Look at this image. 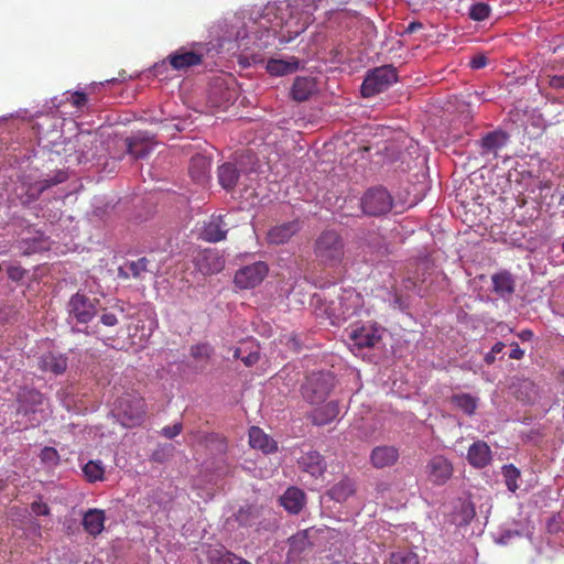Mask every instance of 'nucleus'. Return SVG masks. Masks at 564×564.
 <instances>
[{"instance_id": "f257e3e1", "label": "nucleus", "mask_w": 564, "mask_h": 564, "mask_svg": "<svg viewBox=\"0 0 564 564\" xmlns=\"http://www.w3.org/2000/svg\"><path fill=\"white\" fill-rule=\"evenodd\" d=\"M316 261L326 268L338 267L345 257V243L341 236L335 230H324L314 242Z\"/></svg>"}, {"instance_id": "f03ea898", "label": "nucleus", "mask_w": 564, "mask_h": 564, "mask_svg": "<svg viewBox=\"0 0 564 564\" xmlns=\"http://www.w3.org/2000/svg\"><path fill=\"white\" fill-rule=\"evenodd\" d=\"M66 178V173L62 171L48 180H39L33 173L24 172L18 177L14 195L25 206L35 202L44 191L63 183Z\"/></svg>"}, {"instance_id": "7ed1b4c3", "label": "nucleus", "mask_w": 564, "mask_h": 564, "mask_svg": "<svg viewBox=\"0 0 564 564\" xmlns=\"http://www.w3.org/2000/svg\"><path fill=\"white\" fill-rule=\"evenodd\" d=\"M113 411L122 425L138 426L147 414L145 400L139 394L127 393L117 399Z\"/></svg>"}, {"instance_id": "20e7f679", "label": "nucleus", "mask_w": 564, "mask_h": 564, "mask_svg": "<svg viewBox=\"0 0 564 564\" xmlns=\"http://www.w3.org/2000/svg\"><path fill=\"white\" fill-rule=\"evenodd\" d=\"M335 386V377L328 371L308 375L302 384L301 392L308 403L321 404L326 401Z\"/></svg>"}, {"instance_id": "39448f33", "label": "nucleus", "mask_w": 564, "mask_h": 564, "mask_svg": "<svg viewBox=\"0 0 564 564\" xmlns=\"http://www.w3.org/2000/svg\"><path fill=\"white\" fill-rule=\"evenodd\" d=\"M397 79L398 74L393 66L377 67L365 77L361 85V95L366 98L373 97L387 90Z\"/></svg>"}, {"instance_id": "423d86ee", "label": "nucleus", "mask_w": 564, "mask_h": 564, "mask_svg": "<svg viewBox=\"0 0 564 564\" xmlns=\"http://www.w3.org/2000/svg\"><path fill=\"white\" fill-rule=\"evenodd\" d=\"M360 206L365 215L379 217L392 209L393 198L386 188L372 187L362 195Z\"/></svg>"}, {"instance_id": "0eeeda50", "label": "nucleus", "mask_w": 564, "mask_h": 564, "mask_svg": "<svg viewBox=\"0 0 564 564\" xmlns=\"http://www.w3.org/2000/svg\"><path fill=\"white\" fill-rule=\"evenodd\" d=\"M99 300L84 292L73 294L67 303L68 318L78 324L89 323L97 314Z\"/></svg>"}, {"instance_id": "6e6552de", "label": "nucleus", "mask_w": 564, "mask_h": 564, "mask_svg": "<svg viewBox=\"0 0 564 564\" xmlns=\"http://www.w3.org/2000/svg\"><path fill=\"white\" fill-rule=\"evenodd\" d=\"M346 334L351 345L358 349L375 347L381 339L380 328L375 323L351 325Z\"/></svg>"}, {"instance_id": "1a4fd4ad", "label": "nucleus", "mask_w": 564, "mask_h": 564, "mask_svg": "<svg viewBox=\"0 0 564 564\" xmlns=\"http://www.w3.org/2000/svg\"><path fill=\"white\" fill-rule=\"evenodd\" d=\"M268 272L267 263L258 261L239 269L235 274L234 282L239 289H253L263 281Z\"/></svg>"}, {"instance_id": "9d476101", "label": "nucleus", "mask_w": 564, "mask_h": 564, "mask_svg": "<svg viewBox=\"0 0 564 564\" xmlns=\"http://www.w3.org/2000/svg\"><path fill=\"white\" fill-rule=\"evenodd\" d=\"M195 267L204 275L217 274L225 268V258L217 249H204L194 260Z\"/></svg>"}, {"instance_id": "9b49d317", "label": "nucleus", "mask_w": 564, "mask_h": 564, "mask_svg": "<svg viewBox=\"0 0 564 564\" xmlns=\"http://www.w3.org/2000/svg\"><path fill=\"white\" fill-rule=\"evenodd\" d=\"M452 463L442 455L432 457L426 465L427 478L434 485L441 486L453 476Z\"/></svg>"}, {"instance_id": "f8f14e48", "label": "nucleus", "mask_w": 564, "mask_h": 564, "mask_svg": "<svg viewBox=\"0 0 564 564\" xmlns=\"http://www.w3.org/2000/svg\"><path fill=\"white\" fill-rule=\"evenodd\" d=\"M301 221L299 219L285 221L272 226L267 232V241L270 245H284L291 240L301 230Z\"/></svg>"}, {"instance_id": "ddd939ff", "label": "nucleus", "mask_w": 564, "mask_h": 564, "mask_svg": "<svg viewBox=\"0 0 564 564\" xmlns=\"http://www.w3.org/2000/svg\"><path fill=\"white\" fill-rule=\"evenodd\" d=\"M297 464L303 473L308 474L314 479L322 478L327 468L325 458L317 451L303 453Z\"/></svg>"}, {"instance_id": "4468645a", "label": "nucleus", "mask_w": 564, "mask_h": 564, "mask_svg": "<svg viewBox=\"0 0 564 564\" xmlns=\"http://www.w3.org/2000/svg\"><path fill=\"white\" fill-rule=\"evenodd\" d=\"M228 226L221 215H212L200 229L199 238L207 242H218L226 238Z\"/></svg>"}, {"instance_id": "2eb2a0df", "label": "nucleus", "mask_w": 564, "mask_h": 564, "mask_svg": "<svg viewBox=\"0 0 564 564\" xmlns=\"http://www.w3.org/2000/svg\"><path fill=\"white\" fill-rule=\"evenodd\" d=\"M400 457L399 448L392 445L376 446L370 453V463L377 469L392 467Z\"/></svg>"}, {"instance_id": "dca6fc26", "label": "nucleus", "mask_w": 564, "mask_h": 564, "mask_svg": "<svg viewBox=\"0 0 564 564\" xmlns=\"http://www.w3.org/2000/svg\"><path fill=\"white\" fill-rule=\"evenodd\" d=\"M203 58V54L187 51L184 47L178 48L166 57L167 62L175 70H187L189 67L200 65Z\"/></svg>"}, {"instance_id": "f3484780", "label": "nucleus", "mask_w": 564, "mask_h": 564, "mask_svg": "<svg viewBox=\"0 0 564 564\" xmlns=\"http://www.w3.org/2000/svg\"><path fill=\"white\" fill-rule=\"evenodd\" d=\"M466 458L470 466L482 469L492 460L490 446L485 441H476L469 446Z\"/></svg>"}, {"instance_id": "a211bd4d", "label": "nucleus", "mask_w": 564, "mask_h": 564, "mask_svg": "<svg viewBox=\"0 0 564 564\" xmlns=\"http://www.w3.org/2000/svg\"><path fill=\"white\" fill-rule=\"evenodd\" d=\"M68 365V358L63 354L45 352L39 357L37 367L41 371L63 375Z\"/></svg>"}, {"instance_id": "6ab92c4d", "label": "nucleus", "mask_w": 564, "mask_h": 564, "mask_svg": "<svg viewBox=\"0 0 564 564\" xmlns=\"http://www.w3.org/2000/svg\"><path fill=\"white\" fill-rule=\"evenodd\" d=\"M317 93V83L310 76H297L291 88V97L299 102L308 100Z\"/></svg>"}, {"instance_id": "aec40b11", "label": "nucleus", "mask_w": 564, "mask_h": 564, "mask_svg": "<svg viewBox=\"0 0 564 564\" xmlns=\"http://www.w3.org/2000/svg\"><path fill=\"white\" fill-rule=\"evenodd\" d=\"M509 135L502 130H495L485 134L480 140L481 154H494L498 156V152L507 145Z\"/></svg>"}, {"instance_id": "412c9836", "label": "nucleus", "mask_w": 564, "mask_h": 564, "mask_svg": "<svg viewBox=\"0 0 564 564\" xmlns=\"http://www.w3.org/2000/svg\"><path fill=\"white\" fill-rule=\"evenodd\" d=\"M289 552L288 558L296 560L303 553L310 551L313 546V543L310 541V530H302L292 535L289 539Z\"/></svg>"}, {"instance_id": "4be33fe9", "label": "nucleus", "mask_w": 564, "mask_h": 564, "mask_svg": "<svg viewBox=\"0 0 564 564\" xmlns=\"http://www.w3.org/2000/svg\"><path fill=\"white\" fill-rule=\"evenodd\" d=\"M212 161L209 158L196 154L189 162V175L196 183H205L209 177Z\"/></svg>"}, {"instance_id": "5701e85b", "label": "nucleus", "mask_w": 564, "mask_h": 564, "mask_svg": "<svg viewBox=\"0 0 564 564\" xmlns=\"http://www.w3.org/2000/svg\"><path fill=\"white\" fill-rule=\"evenodd\" d=\"M249 443L251 447L264 454H271L278 449L276 442L257 426H252L249 431Z\"/></svg>"}, {"instance_id": "b1692460", "label": "nucleus", "mask_w": 564, "mask_h": 564, "mask_svg": "<svg viewBox=\"0 0 564 564\" xmlns=\"http://www.w3.org/2000/svg\"><path fill=\"white\" fill-rule=\"evenodd\" d=\"M280 501L286 511L297 514L305 505V494L296 487H291L281 496Z\"/></svg>"}, {"instance_id": "393cba45", "label": "nucleus", "mask_w": 564, "mask_h": 564, "mask_svg": "<svg viewBox=\"0 0 564 564\" xmlns=\"http://www.w3.org/2000/svg\"><path fill=\"white\" fill-rule=\"evenodd\" d=\"M492 290L499 296H509L514 292L516 282L512 274L508 271H500L491 276Z\"/></svg>"}, {"instance_id": "a878e982", "label": "nucleus", "mask_w": 564, "mask_h": 564, "mask_svg": "<svg viewBox=\"0 0 564 564\" xmlns=\"http://www.w3.org/2000/svg\"><path fill=\"white\" fill-rule=\"evenodd\" d=\"M105 512L99 509H89L83 518L84 530L90 535H98L105 528Z\"/></svg>"}, {"instance_id": "bb28decb", "label": "nucleus", "mask_w": 564, "mask_h": 564, "mask_svg": "<svg viewBox=\"0 0 564 564\" xmlns=\"http://www.w3.org/2000/svg\"><path fill=\"white\" fill-rule=\"evenodd\" d=\"M18 401L24 408L25 412H36L44 403L45 397L43 393L33 388H23L18 393Z\"/></svg>"}, {"instance_id": "cd10ccee", "label": "nucleus", "mask_w": 564, "mask_h": 564, "mask_svg": "<svg viewBox=\"0 0 564 564\" xmlns=\"http://www.w3.org/2000/svg\"><path fill=\"white\" fill-rule=\"evenodd\" d=\"M300 67V61L296 57H291L288 61L271 58L267 63V70L273 76H284L296 72Z\"/></svg>"}, {"instance_id": "c85d7f7f", "label": "nucleus", "mask_w": 564, "mask_h": 564, "mask_svg": "<svg viewBox=\"0 0 564 564\" xmlns=\"http://www.w3.org/2000/svg\"><path fill=\"white\" fill-rule=\"evenodd\" d=\"M126 145L128 154H130L133 159H144L152 151V145L150 142L139 137L127 138Z\"/></svg>"}, {"instance_id": "c756f323", "label": "nucleus", "mask_w": 564, "mask_h": 564, "mask_svg": "<svg viewBox=\"0 0 564 564\" xmlns=\"http://www.w3.org/2000/svg\"><path fill=\"white\" fill-rule=\"evenodd\" d=\"M239 171L232 163H225L218 169V181L223 188L231 191L239 180Z\"/></svg>"}, {"instance_id": "7c9ffc66", "label": "nucleus", "mask_w": 564, "mask_h": 564, "mask_svg": "<svg viewBox=\"0 0 564 564\" xmlns=\"http://www.w3.org/2000/svg\"><path fill=\"white\" fill-rule=\"evenodd\" d=\"M148 263L149 260L144 257L135 261H130L124 265L119 267L118 275L123 279H140L142 273L148 271Z\"/></svg>"}, {"instance_id": "2f4dec72", "label": "nucleus", "mask_w": 564, "mask_h": 564, "mask_svg": "<svg viewBox=\"0 0 564 564\" xmlns=\"http://www.w3.org/2000/svg\"><path fill=\"white\" fill-rule=\"evenodd\" d=\"M339 413L336 402H328L323 408L316 409L312 414V420L315 425H326L334 421Z\"/></svg>"}, {"instance_id": "473e14b6", "label": "nucleus", "mask_w": 564, "mask_h": 564, "mask_svg": "<svg viewBox=\"0 0 564 564\" xmlns=\"http://www.w3.org/2000/svg\"><path fill=\"white\" fill-rule=\"evenodd\" d=\"M478 401L479 399L477 397L469 393H457L453 394L451 398V402L469 416L475 414L478 408Z\"/></svg>"}, {"instance_id": "72a5a7b5", "label": "nucleus", "mask_w": 564, "mask_h": 564, "mask_svg": "<svg viewBox=\"0 0 564 564\" xmlns=\"http://www.w3.org/2000/svg\"><path fill=\"white\" fill-rule=\"evenodd\" d=\"M354 494L355 484L352 480L348 478L341 479L339 482L334 485L328 491V496L337 502L346 501Z\"/></svg>"}, {"instance_id": "f704fd0d", "label": "nucleus", "mask_w": 564, "mask_h": 564, "mask_svg": "<svg viewBox=\"0 0 564 564\" xmlns=\"http://www.w3.org/2000/svg\"><path fill=\"white\" fill-rule=\"evenodd\" d=\"M261 516V508L254 505L241 507L235 514L236 521L242 527H251Z\"/></svg>"}, {"instance_id": "c9c22d12", "label": "nucleus", "mask_w": 564, "mask_h": 564, "mask_svg": "<svg viewBox=\"0 0 564 564\" xmlns=\"http://www.w3.org/2000/svg\"><path fill=\"white\" fill-rule=\"evenodd\" d=\"M384 564H420V561L417 554L412 550L399 549L389 554Z\"/></svg>"}, {"instance_id": "e433bc0d", "label": "nucleus", "mask_w": 564, "mask_h": 564, "mask_svg": "<svg viewBox=\"0 0 564 564\" xmlns=\"http://www.w3.org/2000/svg\"><path fill=\"white\" fill-rule=\"evenodd\" d=\"M83 473L89 482L101 481L105 475V466L100 460H89L84 465Z\"/></svg>"}, {"instance_id": "4c0bfd02", "label": "nucleus", "mask_w": 564, "mask_h": 564, "mask_svg": "<svg viewBox=\"0 0 564 564\" xmlns=\"http://www.w3.org/2000/svg\"><path fill=\"white\" fill-rule=\"evenodd\" d=\"M502 475L505 484L511 492H516L519 488L518 480L520 479V470L512 464L502 466Z\"/></svg>"}, {"instance_id": "58836bf2", "label": "nucleus", "mask_w": 564, "mask_h": 564, "mask_svg": "<svg viewBox=\"0 0 564 564\" xmlns=\"http://www.w3.org/2000/svg\"><path fill=\"white\" fill-rule=\"evenodd\" d=\"M476 516L475 505L470 500H464L460 502L459 509L457 511V517L459 518L460 525H467L471 522V520Z\"/></svg>"}, {"instance_id": "ea45409f", "label": "nucleus", "mask_w": 564, "mask_h": 564, "mask_svg": "<svg viewBox=\"0 0 564 564\" xmlns=\"http://www.w3.org/2000/svg\"><path fill=\"white\" fill-rule=\"evenodd\" d=\"M213 352L214 349L208 343H200L191 347V356L196 361H208Z\"/></svg>"}, {"instance_id": "a19ab883", "label": "nucleus", "mask_w": 564, "mask_h": 564, "mask_svg": "<svg viewBox=\"0 0 564 564\" xmlns=\"http://www.w3.org/2000/svg\"><path fill=\"white\" fill-rule=\"evenodd\" d=\"M64 96H65V100H61L59 104L57 105L58 107L62 104L69 101L74 107H76L77 109H80V108L85 107L88 101L87 95L83 91H74L72 94L66 93V94H64Z\"/></svg>"}, {"instance_id": "79ce46f5", "label": "nucleus", "mask_w": 564, "mask_h": 564, "mask_svg": "<svg viewBox=\"0 0 564 564\" xmlns=\"http://www.w3.org/2000/svg\"><path fill=\"white\" fill-rule=\"evenodd\" d=\"M490 8L484 2H478L471 6L469 17L474 21H484L489 17Z\"/></svg>"}, {"instance_id": "37998d69", "label": "nucleus", "mask_w": 564, "mask_h": 564, "mask_svg": "<svg viewBox=\"0 0 564 564\" xmlns=\"http://www.w3.org/2000/svg\"><path fill=\"white\" fill-rule=\"evenodd\" d=\"M41 462L47 465L56 466L59 463L58 452L54 447L46 446L41 451Z\"/></svg>"}, {"instance_id": "c03bdc74", "label": "nucleus", "mask_w": 564, "mask_h": 564, "mask_svg": "<svg viewBox=\"0 0 564 564\" xmlns=\"http://www.w3.org/2000/svg\"><path fill=\"white\" fill-rule=\"evenodd\" d=\"M505 348V344L502 341H497L489 352H487L484 357V360L487 365H492L496 361V355L502 352Z\"/></svg>"}, {"instance_id": "a18cd8bd", "label": "nucleus", "mask_w": 564, "mask_h": 564, "mask_svg": "<svg viewBox=\"0 0 564 564\" xmlns=\"http://www.w3.org/2000/svg\"><path fill=\"white\" fill-rule=\"evenodd\" d=\"M8 278L14 282H19L23 280L26 274V271L20 265H11L7 270Z\"/></svg>"}, {"instance_id": "49530a36", "label": "nucleus", "mask_w": 564, "mask_h": 564, "mask_svg": "<svg viewBox=\"0 0 564 564\" xmlns=\"http://www.w3.org/2000/svg\"><path fill=\"white\" fill-rule=\"evenodd\" d=\"M182 430H183L182 423H175L173 425L163 427L161 433L164 437L171 440V438H174L175 436H177L182 432Z\"/></svg>"}, {"instance_id": "de8ad7c7", "label": "nucleus", "mask_w": 564, "mask_h": 564, "mask_svg": "<svg viewBox=\"0 0 564 564\" xmlns=\"http://www.w3.org/2000/svg\"><path fill=\"white\" fill-rule=\"evenodd\" d=\"M221 564H251L249 561L237 556L232 552H226L221 557Z\"/></svg>"}, {"instance_id": "09e8293b", "label": "nucleus", "mask_w": 564, "mask_h": 564, "mask_svg": "<svg viewBox=\"0 0 564 564\" xmlns=\"http://www.w3.org/2000/svg\"><path fill=\"white\" fill-rule=\"evenodd\" d=\"M100 323L108 327H113L119 323V319L115 313L104 311L100 315Z\"/></svg>"}, {"instance_id": "8fccbe9b", "label": "nucleus", "mask_w": 564, "mask_h": 564, "mask_svg": "<svg viewBox=\"0 0 564 564\" xmlns=\"http://www.w3.org/2000/svg\"><path fill=\"white\" fill-rule=\"evenodd\" d=\"M31 510L36 516H47L50 514V508L45 502L34 501L31 503Z\"/></svg>"}, {"instance_id": "3c124183", "label": "nucleus", "mask_w": 564, "mask_h": 564, "mask_svg": "<svg viewBox=\"0 0 564 564\" xmlns=\"http://www.w3.org/2000/svg\"><path fill=\"white\" fill-rule=\"evenodd\" d=\"M487 62L488 58L485 55L478 54L471 57V59L469 61V66L473 69H480L487 65Z\"/></svg>"}, {"instance_id": "603ef678", "label": "nucleus", "mask_w": 564, "mask_h": 564, "mask_svg": "<svg viewBox=\"0 0 564 564\" xmlns=\"http://www.w3.org/2000/svg\"><path fill=\"white\" fill-rule=\"evenodd\" d=\"M549 85L554 89H564V73L561 75H549Z\"/></svg>"}, {"instance_id": "864d4df0", "label": "nucleus", "mask_w": 564, "mask_h": 564, "mask_svg": "<svg viewBox=\"0 0 564 564\" xmlns=\"http://www.w3.org/2000/svg\"><path fill=\"white\" fill-rule=\"evenodd\" d=\"M511 350L509 352L510 359L520 360L524 357V350L519 346L518 343L513 341L510 344Z\"/></svg>"}, {"instance_id": "5fc2aeb1", "label": "nucleus", "mask_w": 564, "mask_h": 564, "mask_svg": "<svg viewBox=\"0 0 564 564\" xmlns=\"http://www.w3.org/2000/svg\"><path fill=\"white\" fill-rule=\"evenodd\" d=\"M260 359V354L258 350H252V351H249V354L247 356H243L241 358L242 362L247 366V367H251L253 365H256Z\"/></svg>"}, {"instance_id": "6e6d98bb", "label": "nucleus", "mask_w": 564, "mask_h": 564, "mask_svg": "<svg viewBox=\"0 0 564 564\" xmlns=\"http://www.w3.org/2000/svg\"><path fill=\"white\" fill-rule=\"evenodd\" d=\"M423 28V24L419 21H413L409 23L406 29L404 30V34H412Z\"/></svg>"}, {"instance_id": "4d7b16f0", "label": "nucleus", "mask_w": 564, "mask_h": 564, "mask_svg": "<svg viewBox=\"0 0 564 564\" xmlns=\"http://www.w3.org/2000/svg\"><path fill=\"white\" fill-rule=\"evenodd\" d=\"M534 334L531 329H522L519 334H518V337L522 340V341H529L533 338Z\"/></svg>"}, {"instance_id": "13d9d810", "label": "nucleus", "mask_w": 564, "mask_h": 564, "mask_svg": "<svg viewBox=\"0 0 564 564\" xmlns=\"http://www.w3.org/2000/svg\"><path fill=\"white\" fill-rule=\"evenodd\" d=\"M351 301L354 304H358L360 302V297L358 294L350 293L347 297H340V305H346L345 302Z\"/></svg>"}, {"instance_id": "bf43d9fd", "label": "nucleus", "mask_w": 564, "mask_h": 564, "mask_svg": "<svg viewBox=\"0 0 564 564\" xmlns=\"http://www.w3.org/2000/svg\"><path fill=\"white\" fill-rule=\"evenodd\" d=\"M312 23V17L311 13H306L302 23V26L300 30L295 31V35H299L300 33L304 32L307 26Z\"/></svg>"}, {"instance_id": "052dcab7", "label": "nucleus", "mask_w": 564, "mask_h": 564, "mask_svg": "<svg viewBox=\"0 0 564 564\" xmlns=\"http://www.w3.org/2000/svg\"><path fill=\"white\" fill-rule=\"evenodd\" d=\"M355 314V310H350L349 306H345L341 312L338 314V317L347 318Z\"/></svg>"}, {"instance_id": "680f3d73", "label": "nucleus", "mask_w": 564, "mask_h": 564, "mask_svg": "<svg viewBox=\"0 0 564 564\" xmlns=\"http://www.w3.org/2000/svg\"><path fill=\"white\" fill-rule=\"evenodd\" d=\"M522 387H523V388H525V389H528V390H532V391H533V389H534V384H533V382H531V381H529V380L523 381Z\"/></svg>"}, {"instance_id": "e2e57ef3", "label": "nucleus", "mask_w": 564, "mask_h": 564, "mask_svg": "<svg viewBox=\"0 0 564 564\" xmlns=\"http://www.w3.org/2000/svg\"><path fill=\"white\" fill-rule=\"evenodd\" d=\"M241 352H242V349L241 348H236L234 350V358L235 359H241L243 356H241Z\"/></svg>"}, {"instance_id": "0e129e2a", "label": "nucleus", "mask_w": 564, "mask_h": 564, "mask_svg": "<svg viewBox=\"0 0 564 564\" xmlns=\"http://www.w3.org/2000/svg\"><path fill=\"white\" fill-rule=\"evenodd\" d=\"M561 249H562V251L564 253V241L562 242Z\"/></svg>"}, {"instance_id": "69168bd1", "label": "nucleus", "mask_w": 564, "mask_h": 564, "mask_svg": "<svg viewBox=\"0 0 564 564\" xmlns=\"http://www.w3.org/2000/svg\"><path fill=\"white\" fill-rule=\"evenodd\" d=\"M2 487H3V486H2V481L0 480V490L2 489Z\"/></svg>"}, {"instance_id": "338daca9", "label": "nucleus", "mask_w": 564, "mask_h": 564, "mask_svg": "<svg viewBox=\"0 0 564 564\" xmlns=\"http://www.w3.org/2000/svg\"><path fill=\"white\" fill-rule=\"evenodd\" d=\"M563 204H564V196H563Z\"/></svg>"}]
</instances>
